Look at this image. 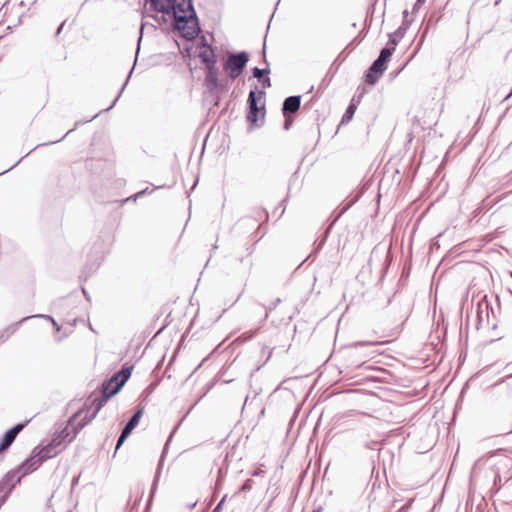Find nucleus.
<instances>
[{
  "mask_svg": "<svg viewBox=\"0 0 512 512\" xmlns=\"http://www.w3.org/2000/svg\"><path fill=\"white\" fill-rule=\"evenodd\" d=\"M497 479H501V476L500 475L495 476V479H494L495 483L497 482Z\"/></svg>",
  "mask_w": 512,
  "mask_h": 512,
  "instance_id": "nucleus-51",
  "label": "nucleus"
},
{
  "mask_svg": "<svg viewBox=\"0 0 512 512\" xmlns=\"http://www.w3.org/2000/svg\"><path fill=\"white\" fill-rule=\"evenodd\" d=\"M178 3H183V11H179L178 7H176L169 14L173 15V29L178 31L186 40L193 41L201 33L199 19L193 2L192 0H185V2L178 0Z\"/></svg>",
  "mask_w": 512,
  "mask_h": 512,
  "instance_id": "nucleus-1",
  "label": "nucleus"
},
{
  "mask_svg": "<svg viewBox=\"0 0 512 512\" xmlns=\"http://www.w3.org/2000/svg\"><path fill=\"white\" fill-rule=\"evenodd\" d=\"M133 366H127L126 364L122 368L114 373L109 379H107V385H113L111 393L116 395L124 384L131 377Z\"/></svg>",
  "mask_w": 512,
  "mask_h": 512,
  "instance_id": "nucleus-8",
  "label": "nucleus"
},
{
  "mask_svg": "<svg viewBox=\"0 0 512 512\" xmlns=\"http://www.w3.org/2000/svg\"><path fill=\"white\" fill-rule=\"evenodd\" d=\"M353 105H356L357 106V103L355 102V99L353 98Z\"/></svg>",
  "mask_w": 512,
  "mask_h": 512,
  "instance_id": "nucleus-60",
  "label": "nucleus"
},
{
  "mask_svg": "<svg viewBox=\"0 0 512 512\" xmlns=\"http://www.w3.org/2000/svg\"><path fill=\"white\" fill-rule=\"evenodd\" d=\"M408 14H409L408 10H404L403 11V19H408Z\"/></svg>",
  "mask_w": 512,
  "mask_h": 512,
  "instance_id": "nucleus-44",
  "label": "nucleus"
},
{
  "mask_svg": "<svg viewBox=\"0 0 512 512\" xmlns=\"http://www.w3.org/2000/svg\"><path fill=\"white\" fill-rule=\"evenodd\" d=\"M82 292H83L84 296L86 297V299L90 300L89 294L87 293V291L84 288H82Z\"/></svg>",
  "mask_w": 512,
  "mask_h": 512,
  "instance_id": "nucleus-43",
  "label": "nucleus"
},
{
  "mask_svg": "<svg viewBox=\"0 0 512 512\" xmlns=\"http://www.w3.org/2000/svg\"><path fill=\"white\" fill-rule=\"evenodd\" d=\"M128 436H129L128 433H125L123 430H121V433H120L117 443H116L115 452L123 445V443L128 438Z\"/></svg>",
  "mask_w": 512,
  "mask_h": 512,
  "instance_id": "nucleus-30",
  "label": "nucleus"
},
{
  "mask_svg": "<svg viewBox=\"0 0 512 512\" xmlns=\"http://www.w3.org/2000/svg\"><path fill=\"white\" fill-rule=\"evenodd\" d=\"M18 164H19V161H16V162L14 163V165H13V166H11L10 168L12 169L13 167L17 166Z\"/></svg>",
  "mask_w": 512,
  "mask_h": 512,
  "instance_id": "nucleus-57",
  "label": "nucleus"
},
{
  "mask_svg": "<svg viewBox=\"0 0 512 512\" xmlns=\"http://www.w3.org/2000/svg\"><path fill=\"white\" fill-rule=\"evenodd\" d=\"M133 70H134V67H132V69L130 70V72H129V74H128V76H127L126 80H125V82L123 83V85H122V87H121V89H120V91H119L118 95H117V96H116V98L113 100L112 104H111L108 108L104 109L103 111H109V110H110L111 108H113V107H114V105L117 103V101H118V100H119V98L121 97V94H122V92L124 91V89H125L126 85L128 84V81H129V79H130V77H131V74L133 73Z\"/></svg>",
  "mask_w": 512,
  "mask_h": 512,
  "instance_id": "nucleus-24",
  "label": "nucleus"
},
{
  "mask_svg": "<svg viewBox=\"0 0 512 512\" xmlns=\"http://www.w3.org/2000/svg\"><path fill=\"white\" fill-rule=\"evenodd\" d=\"M18 164H19V161H16V162L14 163V165H13V166H11L10 168L12 169L13 167L17 166Z\"/></svg>",
  "mask_w": 512,
  "mask_h": 512,
  "instance_id": "nucleus-56",
  "label": "nucleus"
},
{
  "mask_svg": "<svg viewBox=\"0 0 512 512\" xmlns=\"http://www.w3.org/2000/svg\"><path fill=\"white\" fill-rule=\"evenodd\" d=\"M63 441L62 439H60V437H58L57 435L55 437H53V439L49 442L50 445H52V447L54 449H60V452L63 450Z\"/></svg>",
  "mask_w": 512,
  "mask_h": 512,
  "instance_id": "nucleus-27",
  "label": "nucleus"
},
{
  "mask_svg": "<svg viewBox=\"0 0 512 512\" xmlns=\"http://www.w3.org/2000/svg\"><path fill=\"white\" fill-rule=\"evenodd\" d=\"M21 478H22V475L20 474V469H14V470L7 472L3 476L2 480H4V482H6V484H12L13 488H14L15 485L20 481Z\"/></svg>",
  "mask_w": 512,
  "mask_h": 512,
  "instance_id": "nucleus-19",
  "label": "nucleus"
},
{
  "mask_svg": "<svg viewBox=\"0 0 512 512\" xmlns=\"http://www.w3.org/2000/svg\"><path fill=\"white\" fill-rule=\"evenodd\" d=\"M100 263L97 262V263H93L92 265H89L87 264L85 266V269H84V272H86V270H89L90 273L94 272L97 270V268L99 267Z\"/></svg>",
  "mask_w": 512,
  "mask_h": 512,
  "instance_id": "nucleus-35",
  "label": "nucleus"
},
{
  "mask_svg": "<svg viewBox=\"0 0 512 512\" xmlns=\"http://www.w3.org/2000/svg\"><path fill=\"white\" fill-rule=\"evenodd\" d=\"M151 192H152V191H150V193H151ZM147 193H149V190H148V188H145V189H143V190H141V191L137 192V193H136V194H134L133 196L126 198V199L124 200V202H127V201H129L130 199H132V198H133L134 200H136L137 198H139V197H141V196H143V195H145V194H147Z\"/></svg>",
  "mask_w": 512,
  "mask_h": 512,
  "instance_id": "nucleus-32",
  "label": "nucleus"
},
{
  "mask_svg": "<svg viewBox=\"0 0 512 512\" xmlns=\"http://www.w3.org/2000/svg\"><path fill=\"white\" fill-rule=\"evenodd\" d=\"M253 334H254V333H249V334L244 333V334L242 335V337H243L244 339H250V338L253 336Z\"/></svg>",
  "mask_w": 512,
  "mask_h": 512,
  "instance_id": "nucleus-41",
  "label": "nucleus"
},
{
  "mask_svg": "<svg viewBox=\"0 0 512 512\" xmlns=\"http://www.w3.org/2000/svg\"><path fill=\"white\" fill-rule=\"evenodd\" d=\"M356 109H357V106L353 105V100H351V102L349 103L348 107L345 110V113L342 116L340 124L341 125L348 124L353 119Z\"/></svg>",
  "mask_w": 512,
  "mask_h": 512,
  "instance_id": "nucleus-21",
  "label": "nucleus"
},
{
  "mask_svg": "<svg viewBox=\"0 0 512 512\" xmlns=\"http://www.w3.org/2000/svg\"><path fill=\"white\" fill-rule=\"evenodd\" d=\"M388 36H389V40H388L386 46L384 48H382L380 50V52H384V51L388 50L389 51V55L388 56L391 59V57H392V55H393V53L395 51V48H396V46L398 45V42L401 39H398L397 37H395L394 32L393 33H389Z\"/></svg>",
  "mask_w": 512,
  "mask_h": 512,
  "instance_id": "nucleus-20",
  "label": "nucleus"
},
{
  "mask_svg": "<svg viewBox=\"0 0 512 512\" xmlns=\"http://www.w3.org/2000/svg\"><path fill=\"white\" fill-rule=\"evenodd\" d=\"M208 51H200L198 57L202 64L205 65V78L204 86L210 94H214L215 91H223L224 86L219 81V69L217 64L216 48L209 46Z\"/></svg>",
  "mask_w": 512,
  "mask_h": 512,
  "instance_id": "nucleus-2",
  "label": "nucleus"
},
{
  "mask_svg": "<svg viewBox=\"0 0 512 512\" xmlns=\"http://www.w3.org/2000/svg\"><path fill=\"white\" fill-rule=\"evenodd\" d=\"M226 499H227V494L223 495V497L218 502V504L215 506V508L212 510V512H221L222 506H223L224 502L226 501Z\"/></svg>",
  "mask_w": 512,
  "mask_h": 512,
  "instance_id": "nucleus-34",
  "label": "nucleus"
},
{
  "mask_svg": "<svg viewBox=\"0 0 512 512\" xmlns=\"http://www.w3.org/2000/svg\"><path fill=\"white\" fill-rule=\"evenodd\" d=\"M280 303H281V299L277 298L271 304H269L268 306H265V312H266L265 319L268 317L269 313L272 312Z\"/></svg>",
  "mask_w": 512,
  "mask_h": 512,
  "instance_id": "nucleus-29",
  "label": "nucleus"
},
{
  "mask_svg": "<svg viewBox=\"0 0 512 512\" xmlns=\"http://www.w3.org/2000/svg\"><path fill=\"white\" fill-rule=\"evenodd\" d=\"M83 414V411H78L75 413L69 420L67 425L57 434L62 441L65 442H72L77 434L86 426L85 422L82 421V419H78Z\"/></svg>",
  "mask_w": 512,
  "mask_h": 512,
  "instance_id": "nucleus-6",
  "label": "nucleus"
},
{
  "mask_svg": "<svg viewBox=\"0 0 512 512\" xmlns=\"http://www.w3.org/2000/svg\"><path fill=\"white\" fill-rule=\"evenodd\" d=\"M176 429H177V426L174 428V430H173V431H172V433L170 434V437H169V438H171V437H172V435H173V433L175 432V430H176ZM169 441H170V439H168V441L165 443V447H167V446H168Z\"/></svg>",
  "mask_w": 512,
  "mask_h": 512,
  "instance_id": "nucleus-45",
  "label": "nucleus"
},
{
  "mask_svg": "<svg viewBox=\"0 0 512 512\" xmlns=\"http://www.w3.org/2000/svg\"><path fill=\"white\" fill-rule=\"evenodd\" d=\"M36 455L42 460V462L57 456L60 453V449H54L49 443L45 446H37L33 449Z\"/></svg>",
  "mask_w": 512,
  "mask_h": 512,
  "instance_id": "nucleus-14",
  "label": "nucleus"
},
{
  "mask_svg": "<svg viewBox=\"0 0 512 512\" xmlns=\"http://www.w3.org/2000/svg\"><path fill=\"white\" fill-rule=\"evenodd\" d=\"M99 114L100 113H97V114L93 115L91 118L86 119L84 121H82V120L76 121L75 124H74V127L72 129H70L63 137H61L58 140L51 141L48 144H55V143L61 142L68 134L73 132L79 125L93 121L96 117H98Z\"/></svg>",
  "mask_w": 512,
  "mask_h": 512,
  "instance_id": "nucleus-23",
  "label": "nucleus"
},
{
  "mask_svg": "<svg viewBox=\"0 0 512 512\" xmlns=\"http://www.w3.org/2000/svg\"><path fill=\"white\" fill-rule=\"evenodd\" d=\"M511 180H512V176H511Z\"/></svg>",
  "mask_w": 512,
  "mask_h": 512,
  "instance_id": "nucleus-61",
  "label": "nucleus"
},
{
  "mask_svg": "<svg viewBox=\"0 0 512 512\" xmlns=\"http://www.w3.org/2000/svg\"><path fill=\"white\" fill-rule=\"evenodd\" d=\"M351 205H352V203L346 205L344 208L341 209V211L337 214V216L334 218V220L330 223V225L325 230L322 239L319 242L314 243V249H313L312 253H317L323 248V246L325 245L327 238L330 234L331 228L338 221V219L350 208Z\"/></svg>",
  "mask_w": 512,
  "mask_h": 512,
  "instance_id": "nucleus-13",
  "label": "nucleus"
},
{
  "mask_svg": "<svg viewBox=\"0 0 512 512\" xmlns=\"http://www.w3.org/2000/svg\"><path fill=\"white\" fill-rule=\"evenodd\" d=\"M28 422L26 420L23 423L16 424L4 433L0 442V453L6 451L12 445L19 432L23 430Z\"/></svg>",
  "mask_w": 512,
  "mask_h": 512,
  "instance_id": "nucleus-10",
  "label": "nucleus"
},
{
  "mask_svg": "<svg viewBox=\"0 0 512 512\" xmlns=\"http://www.w3.org/2000/svg\"><path fill=\"white\" fill-rule=\"evenodd\" d=\"M497 479H501V476L500 475L495 476V479H494L495 483L497 482Z\"/></svg>",
  "mask_w": 512,
  "mask_h": 512,
  "instance_id": "nucleus-49",
  "label": "nucleus"
},
{
  "mask_svg": "<svg viewBox=\"0 0 512 512\" xmlns=\"http://www.w3.org/2000/svg\"><path fill=\"white\" fill-rule=\"evenodd\" d=\"M42 463V460L39 458L38 455H36V452L33 450L32 455L29 458H27L22 463V465L19 466L17 469H20V474L23 477L38 469Z\"/></svg>",
  "mask_w": 512,
  "mask_h": 512,
  "instance_id": "nucleus-12",
  "label": "nucleus"
},
{
  "mask_svg": "<svg viewBox=\"0 0 512 512\" xmlns=\"http://www.w3.org/2000/svg\"><path fill=\"white\" fill-rule=\"evenodd\" d=\"M426 0H417L412 8V13H415L420 9V7L425 3Z\"/></svg>",
  "mask_w": 512,
  "mask_h": 512,
  "instance_id": "nucleus-36",
  "label": "nucleus"
},
{
  "mask_svg": "<svg viewBox=\"0 0 512 512\" xmlns=\"http://www.w3.org/2000/svg\"><path fill=\"white\" fill-rule=\"evenodd\" d=\"M18 164H19V161H16V162L14 163V165H13V166H11L10 168L12 169L13 167L17 166Z\"/></svg>",
  "mask_w": 512,
  "mask_h": 512,
  "instance_id": "nucleus-55",
  "label": "nucleus"
},
{
  "mask_svg": "<svg viewBox=\"0 0 512 512\" xmlns=\"http://www.w3.org/2000/svg\"><path fill=\"white\" fill-rule=\"evenodd\" d=\"M201 44H202V46H203V47H205V48H206V50H205V51H208V52L210 51V50H209V46H210V45L207 43V41H206V39H205V38H203V39H202Z\"/></svg>",
  "mask_w": 512,
  "mask_h": 512,
  "instance_id": "nucleus-39",
  "label": "nucleus"
},
{
  "mask_svg": "<svg viewBox=\"0 0 512 512\" xmlns=\"http://www.w3.org/2000/svg\"><path fill=\"white\" fill-rule=\"evenodd\" d=\"M497 479H501V476L500 475L495 476V479H494L495 483L497 482Z\"/></svg>",
  "mask_w": 512,
  "mask_h": 512,
  "instance_id": "nucleus-50",
  "label": "nucleus"
},
{
  "mask_svg": "<svg viewBox=\"0 0 512 512\" xmlns=\"http://www.w3.org/2000/svg\"><path fill=\"white\" fill-rule=\"evenodd\" d=\"M64 25H65V21H64V22H62V23L60 24V26L57 28L56 33H55V35H56V36H58V35L61 33V31H62V29H63Z\"/></svg>",
  "mask_w": 512,
  "mask_h": 512,
  "instance_id": "nucleus-40",
  "label": "nucleus"
},
{
  "mask_svg": "<svg viewBox=\"0 0 512 512\" xmlns=\"http://www.w3.org/2000/svg\"><path fill=\"white\" fill-rule=\"evenodd\" d=\"M377 342H374V341H358V342H353L350 344V348L353 349H357V348H362V347H368V346H374L376 345Z\"/></svg>",
  "mask_w": 512,
  "mask_h": 512,
  "instance_id": "nucleus-25",
  "label": "nucleus"
},
{
  "mask_svg": "<svg viewBox=\"0 0 512 512\" xmlns=\"http://www.w3.org/2000/svg\"><path fill=\"white\" fill-rule=\"evenodd\" d=\"M142 29H143V27L141 28V30H142ZM141 40H142V33L140 34V37H139V39H138V48H137V52H136V54H138V52H139V48H140Z\"/></svg>",
  "mask_w": 512,
  "mask_h": 512,
  "instance_id": "nucleus-42",
  "label": "nucleus"
},
{
  "mask_svg": "<svg viewBox=\"0 0 512 512\" xmlns=\"http://www.w3.org/2000/svg\"><path fill=\"white\" fill-rule=\"evenodd\" d=\"M501 385H507L512 386V374L504 377L500 381L496 382L494 385H492V388L499 387Z\"/></svg>",
  "mask_w": 512,
  "mask_h": 512,
  "instance_id": "nucleus-28",
  "label": "nucleus"
},
{
  "mask_svg": "<svg viewBox=\"0 0 512 512\" xmlns=\"http://www.w3.org/2000/svg\"><path fill=\"white\" fill-rule=\"evenodd\" d=\"M311 256H312V253H311L310 255H308V257H307V258L302 262V264H303L304 262H306L309 258H311Z\"/></svg>",
  "mask_w": 512,
  "mask_h": 512,
  "instance_id": "nucleus-54",
  "label": "nucleus"
},
{
  "mask_svg": "<svg viewBox=\"0 0 512 512\" xmlns=\"http://www.w3.org/2000/svg\"><path fill=\"white\" fill-rule=\"evenodd\" d=\"M214 96V102H213V105L214 106H218L219 105V102H220V96L219 94L217 93V91L214 92V94H212Z\"/></svg>",
  "mask_w": 512,
  "mask_h": 512,
  "instance_id": "nucleus-38",
  "label": "nucleus"
},
{
  "mask_svg": "<svg viewBox=\"0 0 512 512\" xmlns=\"http://www.w3.org/2000/svg\"><path fill=\"white\" fill-rule=\"evenodd\" d=\"M250 55L247 51L230 52L223 62V69L227 72L230 79H237L244 71Z\"/></svg>",
  "mask_w": 512,
  "mask_h": 512,
  "instance_id": "nucleus-3",
  "label": "nucleus"
},
{
  "mask_svg": "<svg viewBox=\"0 0 512 512\" xmlns=\"http://www.w3.org/2000/svg\"><path fill=\"white\" fill-rule=\"evenodd\" d=\"M301 95H292L283 101L282 114L284 117H289L291 114L296 113L301 105Z\"/></svg>",
  "mask_w": 512,
  "mask_h": 512,
  "instance_id": "nucleus-11",
  "label": "nucleus"
},
{
  "mask_svg": "<svg viewBox=\"0 0 512 512\" xmlns=\"http://www.w3.org/2000/svg\"><path fill=\"white\" fill-rule=\"evenodd\" d=\"M197 180L193 183L192 189L196 186Z\"/></svg>",
  "mask_w": 512,
  "mask_h": 512,
  "instance_id": "nucleus-59",
  "label": "nucleus"
},
{
  "mask_svg": "<svg viewBox=\"0 0 512 512\" xmlns=\"http://www.w3.org/2000/svg\"><path fill=\"white\" fill-rule=\"evenodd\" d=\"M492 311V308H490L489 302L486 299V296H484L477 305V317L479 318V321H483V314L485 313L487 321L489 320V312Z\"/></svg>",
  "mask_w": 512,
  "mask_h": 512,
  "instance_id": "nucleus-18",
  "label": "nucleus"
},
{
  "mask_svg": "<svg viewBox=\"0 0 512 512\" xmlns=\"http://www.w3.org/2000/svg\"><path fill=\"white\" fill-rule=\"evenodd\" d=\"M114 395L109 392L101 395H95V393L91 394L87 401L84 404L83 413L85 414L81 417L82 421L87 425L91 422L99 413L100 409L105 405V403Z\"/></svg>",
  "mask_w": 512,
  "mask_h": 512,
  "instance_id": "nucleus-4",
  "label": "nucleus"
},
{
  "mask_svg": "<svg viewBox=\"0 0 512 512\" xmlns=\"http://www.w3.org/2000/svg\"><path fill=\"white\" fill-rule=\"evenodd\" d=\"M247 250H248V254H252L253 253V247L252 246L249 247Z\"/></svg>",
  "mask_w": 512,
  "mask_h": 512,
  "instance_id": "nucleus-47",
  "label": "nucleus"
},
{
  "mask_svg": "<svg viewBox=\"0 0 512 512\" xmlns=\"http://www.w3.org/2000/svg\"><path fill=\"white\" fill-rule=\"evenodd\" d=\"M293 123V119L289 118V117H285V121H284V125H283V128L285 130H289L291 125Z\"/></svg>",
  "mask_w": 512,
  "mask_h": 512,
  "instance_id": "nucleus-37",
  "label": "nucleus"
},
{
  "mask_svg": "<svg viewBox=\"0 0 512 512\" xmlns=\"http://www.w3.org/2000/svg\"><path fill=\"white\" fill-rule=\"evenodd\" d=\"M142 414H143V407H140L138 408L134 413L133 415L130 417V419L127 421V423L125 424V426L123 427V431L125 433H128L129 435L131 434V432L136 428V426L138 425L141 417H142Z\"/></svg>",
  "mask_w": 512,
  "mask_h": 512,
  "instance_id": "nucleus-15",
  "label": "nucleus"
},
{
  "mask_svg": "<svg viewBox=\"0 0 512 512\" xmlns=\"http://www.w3.org/2000/svg\"><path fill=\"white\" fill-rule=\"evenodd\" d=\"M411 25V20L403 19L402 24L394 31L395 37L402 39Z\"/></svg>",
  "mask_w": 512,
  "mask_h": 512,
  "instance_id": "nucleus-22",
  "label": "nucleus"
},
{
  "mask_svg": "<svg viewBox=\"0 0 512 512\" xmlns=\"http://www.w3.org/2000/svg\"><path fill=\"white\" fill-rule=\"evenodd\" d=\"M160 469V467L158 468V470ZM158 474H159V471L157 472L154 480H153V484H152V488H151V492H150V495H149V499H148V503H150L152 501V498L155 494V491L157 489V482H158Z\"/></svg>",
  "mask_w": 512,
  "mask_h": 512,
  "instance_id": "nucleus-31",
  "label": "nucleus"
},
{
  "mask_svg": "<svg viewBox=\"0 0 512 512\" xmlns=\"http://www.w3.org/2000/svg\"><path fill=\"white\" fill-rule=\"evenodd\" d=\"M389 51L380 52L379 56L372 62L365 72V82L368 85H375L388 67L390 61Z\"/></svg>",
  "mask_w": 512,
  "mask_h": 512,
  "instance_id": "nucleus-5",
  "label": "nucleus"
},
{
  "mask_svg": "<svg viewBox=\"0 0 512 512\" xmlns=\"http://www.w3.org/2000/svg\"><path fill=\"white\" fill-rule=\"evenodd\" d=\"M197 502H194V503H189L188 507L190 509H193L195 506H196Z\"/></svg>",
  "mask_w": 512,
  "mask_h": 512,
  "instance_id": "nucleus-46",
  "label": "nucleus"
},
{
  "mask_svg": "<svg viewBox=\"0 0 512 512\" xmlns=\"http://www.w3.org/2000/svg\"><path fill=\"white\" fill-rule=\"evenodd\" d=\"M260 111H263V114L265 113V102L264 101L262 102V105L260 107L258 105L248 107V112L246 115L247 121L250 124H256L258 121V115H259Z\"/></svg>",
  "mask_w": 512,
  "mask_h": 512,
  "instance_id": "nucleus-17",
  "label": "nucleus"
},
{
  "mask_svg": "<svg viewBox=\"0 0 512 512\" xmlns=\"http://www.w3.org/2000/svg\"><path fill=\"white\" fill-rule=\"evenodd\" d=\"M497 479H501V476L500 475L495 476V479H494L495 483L497 482Z\"/></svg>",
  "mask_w": 512,
  "mask_h": 512,
  "instance_id": "nucleus-48",
  "label": "nucleus"
},
{
  "mask_svg": "<svg viewBox=\"0 0 512 512\" xmlns=\"http://www.w3.org/2000/svg\"><path fill=\"white\" fill-rule=\"evenodd\" d=\"M320 511H321V507H319L318 509L313 510V512H320Z\"/></svg>",
  "mask_w": 512,
  "mask_h": 512,
  "instance_id": "nucleus-58",
  "label": "nucleus"
},
{
  "mask_svg": "<svg viewBox=\"0 0 512 512\" xmlns=\"http://www.w3.org/2000/svg\"><path fill=\"white\" fill-rule=\"evenodd\" d=\"M266 92L264 90H258L257 86L249 91L247 106H256L265 97Z\"/></svg>",
  "mask_w": 512,
  "mask_h": 512,
  "instance_id": "nucleus-16",
  "label": "nucleus"
},
{
  "mask_svg": "<svg viewBox=\"0 0 512 512\" xmlns=\"http://www.w3.org/2000/svg\"><path fill=\"white\" fill-rule=\"evenodd\" d=\"M511 96H512V90H511V91H510V93L506 96V98H505V99H508V98H510Z\"/></svg>",
  "mask_w": 512,
  "mask_h": 512,
  "instance_id": "nucleus-53",
  "label": "nucleus"
},
{
  "mask_svg": "<svg viewBox=\"0 0 512 512\" xmlns=\"http://www.w3.org/2000/svg\"><path fill=\"white\" fill-rule=\"evenodd\" d=\"M252 484H253V481L251 479H247L243 483V485L239 488V490L232 497H235L242 492H247V491L251 490Z\"/></svg>",
  "mask_w": 512,
  "mask_h": 512,
  "instance_id": "nucleus-26",
  "label": "nucleus"
},
{
  "mask_svg": "<svg viewBox=\"0 0 512 512\" xmlns=\"http://www.w3.org/2000/svg\"><path fill=\"white\" fill-rule=\"evenodd\" d=\"M113 385H107V380H105L100 387V392L105 395V393L111 392Z\"/></svg>",
  "mask_w": 512,
  "mask_h": 512,
  "instance_id": "nucleus-33",
  "label": "nucleus"
},
{
  "mask_svg": "<svg viewBox=\"0 0 512 512\" xmlns=\"http://www.w3.org/2000/svg\"><path fill=\"white\" fill-rule=\"evenodd\" d=\"M9 170H11V168H8V169H6L5 171L0 172V175H3L4 173L8 172Z\"/></svg>",
  "mask_w": 512,
  "mask_h": 512,
  "instance_id": "nucleus-52",
  "label": "nucleus"
},
{
  "mask_svg": "<svg viewBox=\"0 0 512 512\" xmlns=\"http://www.w3.org/2000/svg\"><path fill=\"white\" fill-rule=\"evenodd\" d=\"M30 318H43V319L49 320L52 322L53 326L56 328L57 331H59V329H60L57 322L50 315L37 314V315L27 316V317L22 318L19 322L14 323V324L8 326L7 328H5L0 334V342L3 343L5 341H7L19 329L20 325Z\"/></svg>",
  "mask_w": 512,
  "mask_h": 512,
  "instance_id": "nucleus-9",
  "label": "nucleus"
},
{
  "mask_svg": "<svg viewBox=\"0 0 512 512\" xmlns=\"http://www.w3.org/2000/svg\"><path fill=\"white\" fill-rule=\"evenodd\" d=\"M262 61H263V63H265V67L264 68L254 67L252 69V75L260 83V85L263 88L262 90L265 91L266 88H270L272 85L271 79L269 77V74L271 72L270 63L268 62L267 57H266V37L264 38V44H263V49H262Z\"/></svg>",
  "mask_w": 512,
  "mask_h": 512,
  "instance_id": "nucleus-7",
  "label": "nucleus"
}]
</instances>
